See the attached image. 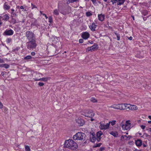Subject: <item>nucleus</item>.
<instances>
[{"mask_svg": "<svg viewBox=\"0 0 151 151\" xmlns=\"http://www.w3.org/2000/svg\"><path fill=\"white\" fill-rule=\"evenodd\" d=\"M64 147L71 150H75L77 149L78 146L77 144L73 140L68 139L65 141Z\"/></svg>", "mask_w": 151, "mask_h": 151, "instance_id": "f257e3e1", "label": "nucleus"}, {"mask_svg": "<svg viewBox=\"0 0 151 151\" xmlns=\"http://www.w3.org/2000/svg\"><path fill=\"white\" fill-rule=\"evenodd\" d=\"M86 136L84 133L78 132L73 137V139L75 140H79L82 142L86 139Z\"/></svg>", "mask_w": 151, "mask_h": 151, "instance_id": "f03ea898", "label": "nucleus"}, {"mask_svg": "<svg viewBox=\"0 0 151 151\" xmlns=\"http://www.w3.org/2000/svg\"><path fill=\"white\" fill-rule=\"evenodd\" d=\"M37 45L35 40L29 41L26 43L27 48L29 50H33L35 48Z\"/></svg>", "mask_w": 151, "mask_h": 151, "instance_id": "7ed1b4c3", "label": "nucleus"}, {"mask_svg": "<svg viewBox=\"0 0 151 151\" xmlns=\"http://www.w3.org/2000/svg\"><path fill=\"white\" fill-rule=\"evenodd\" d=\"M26 36L29 41L35 40V34L32 32L27 31L26 32Z\"/></svg>", "mask_w": 151, "mask_h": 151, "instance_id": "20e7f679", "label": "nucleus"}, {"mask_svg": "<svg viewBox=\"0 0 151 151\" xmlns=\"http://www.w3.org/2000/svg\"><path fill=\"white\" fill-rule=\"evenodd\" d=\"M83 115L86 117L91 118L94 116V114L93 112L92 111L89 110L87 111L86 112L84 113Z\"/></svg>", "mask_w": 151, "mask_h": 151, "instance_id": "39448f33", "label": "nucleus"}, {"mask_svg": "<svg viewBox=\"0 0 151 151\" xmlns=\"http://www.w3.org/2000/svg\"><path fill=\"white\" fill-rule=\"evenodd\" d=\"M125 0H111L113 5L116 4L117 5H121L123 4Z\"/></svg>", "mask_w": 151, "mask_h": 151, "instance_id": "423d86ee", "label": "nucleus"}, {"mask_svg": "<svg viewBox=\"0 0 151 151\" xmlns=\"http://www.w3.org/2000/svg\"><path fill=\"white\" fill-rule=\"evenodd\" d=\"M122 126L123 129L127 130L130 128L131 126V123H129L128 121H127L125 124H122Z\"/></svg>", "mask_w": 151, "mask_h": 151, "instance_id": "0eeeda50", "label": "nucleus"}, {"mask_svg": "<svg viewBox=\"0 0 151 151\" xmlns=\"http://www.w3.org/2000/svg\"><path fill=\"white\" fill-rule=\"evenodd\" d=\"M76 122L78 123L79 126H82L85 123L84 121L81 118H78L76 119Z\"/></svg>", "mask_w": 151, "mask_h": 151, "instance_id": "6e6552de", "label": "nucleus"}, {"mask_svg": "<svg viewBox=\"0 0 151 151\" xmlns=\"http://www.w3.org/2000/svg\"><path fill=\"white\" fill-rule=\"evenodd\" d=\"M14 31L12 29L6 30L4 33V35H13Z\"/></svg>", "mask_w": 151, "mask_h": 151, "instance_id": "1a4fd4ad", "label": "nucleus"}, {"mask_svg": "<svg viewBox=\"0 0 151 151\" xmlns=\"http://www.w3.org/2000/svg\"><path fill=\"white\" fill-rule=\"evenodd\" d=\"M90 137L91 141L92 142H94L96 139L95 136V133L94 132H93L92 133H90Z\"/></svg>", "mask_w": 151, "mask_h": 151, "instance_id": "9d476101", "label": "nucleus"}, {"mask_svg": "<svg viewBox=\"0 0 151 151\" xmlns=\"http://www.w3.org/2000/svg\"><path fill=\"white\" fill-rule=\"evenodd\" d=\"M103 134L102 132L101 131H99L96 134V140L98 142H99L100 140L101 137V136Z\"/></svg>", "mask_w": 151, "mask_h": 151, "instance_id": "9b49d317", "label": "nucleus"}, {"mask_svg": "<svg viewBox=\"0 0 151 151\" xmlns=\"http://www.w3.org/2000/svg\"><path fill=\"white\" fill-rule=\"evenodd\" d=\"M90 35L88 33L85 32L82 33V37L84 39H87L89 37Z\"/></svg>", "mask_w": 151, "mask_h": 151, "instance_id": "f8f14e48", "label": "nucleus"}, {"mask_svg": "<svg viewBox=\"0 0 151 151\" xmlns=\"http://www.w3.org/2000/svg\"><path fill=\"white\" fill-rule=\"evenodd\" d=\"M101 129H106L108 128L109 127V124L107 123L106 124H101Z\"/></svg>", "mask_w": 151, "mask_h": 151, "instance_id": "ddd939ff", "label": "nucleus"}, {"mask_svg": "<svg viewBox=\"0 0 151 151\" xmlns=\"http://www.w3.org/2000/svg\"><path fill=\"white\" fill-rule=\"evenodd\" d=\"M121 104H118L112 105L111 106V108H112L117 109L121 110Z\"/></svg>", "mask_w": 151, "mask_h": 151, "instance_id": "4468645a", "label": "nucleus"}, {"mask_svg": "<svg viewBox=\"0 0 151 151\" xmlns=\"http://www.w3.org/2000/svg\"><path fill=\"white\" fill-rule=\"evenodd\" d=\"M90 48L91 49V51H94L95 50L98 49V45L97 44L95 43L93 46L91 47Z\"/></svg>", "mask_w": 151, "mask_h": 151, "instance_id": "2eb2a0df", "label": "nucleus"}, {"mask_svg": "<svg viewBox=\"0 0 151 151\" xmlns=\"http://www.w3.org/2000/svg\"><path fill=\"white\" fill-rule=\"evenodd\" d=\"M96 26L94 23H92V24L89 26L90 28L92 31H94L95 30V29Z\"/></svg>", "mask_w": 151, "mask_h": 151, "instance_id": "dca6fc26", "label": "nucleus"}, {"mask_svg": "<svg viewBox=\"0 0 151 151\" xmlns=\"http://www.w3.org/2000/svg\"><path fill=\"white\" fill-rule=\"evenodd\" d=\"M0 17L2 18L3 20L6 21H7L9 18V17L7 14L4 15L3 17L0 16Z\"/></svg>", "mask_w": 151, "mask_h": 151, "instance_id": "f3484780", "label": "nucleus"}, {"mask_svg": "<svg viewBox=\"0 0 151 151\" xmlns=\"http://www.w3.org/2000/svg\"><path fill=\"white\" fill-rule=\"evenodd\" d=\"M35 81H46L47 80V78H38L37 77L36 78L34 79Z\"/></svg>", "mask_w": 151, "mask_h": 151, "instance_id": "a211bd4d", "label": "nucleus"}, {"mask_svg": "<svg viewBox=\"0 0 151 151\" xmlns=\"http://www.w3.org/2000/svg\"><path fill=\"white\" fill-rule=\"evenodd\" d=\"M104 15L102 14H99L98 16L99 19L101 21H103L104 20Z\"/></svg>", "mask_w": 151, "mask_h": 151, "instance_id": "6ab92c4d", "label": "nucleus"}, {"mask_svg": "<svg viewBox=\"0 0 151 151\" xmlns=\"http://www.w3.org/2000/svg\"><path fill=\"white\" fill-rule=\"evenodd\" d=\"M137 107L134 105H130V106L129 107V109H131L132 110H137Z\"/></svg>", "mask_w": 151, "mask_h": 151, "instance_id": "aec40b11", "label": "nucleus"}, {"mask_svg": "<svg viewBox=\"0 0 151 151\" xmlns=\"http://www.w3.org/2000/svg\"><path fill=\"white\" fill-rule=\"evenodd\" d=\"M135 144L137 146H140L142 145V141L141 140L138 139L136 141Z\"/></svg>", "mask_w": 151, "mask_h": 151, "instance_id": "412c9836", "label": "nucleus"}, {"mask_svg": "<svg viewBox=\"0 0 151 151\" xmlns=\"http://www.w3.org/2000/svg\"><path fill=\"white\" fill-rule=\"evenodd\" d=\"M11 23L14 24L17 22L16 19L13 18V16L11 15Z\"/></svg>", "mask_w": 151, "mask_h": 151, "instance_id": "4be33fe9", "label": "nucleus"}, {"mask_svg": "<svg viewBox=\"0 0 151 151\" xmlns=\"http://www.w3.org/2000/svg\"><path fill=\"white\" fill-rule=\"evenodd\" d=\"M6 2H5L4 5V8L5 10H8L10 8V6L6 4Z\"/></svg>", "mask_w": 151, "mask_h": 151, "instance_id": "5701e85b", "label": "nucleus"}, {"mask_svg": "<svg viewBox=\"0 0 151 151\" xmlns=\"http://www.w3.org/2000/svg\"><path fill=\"white\" fill-rule=\"evenodd\" d=\"M110 134L115 137H117L118 136V134L116 132H110Z\"/></svg>", "mask_w": 151, "mask_h": 151, "instance_id": "b1692460", "label": "nucleus"}, {"mask_svg": "<svg viewBox=\"0 0 151 151\" xmlns=\"http://www.w3.org/2000/svg\"><path fill=\"white\" fill-rule=\"evenodd\" d=\"M90 101L93 103H95L97 102V100L95 98L92 97L90 99Z\"/></svg>", "mask_w": 151, "mask_h": 151, "instance_id": "393cba45", "label": "nucleus"}, {"mask_svg": "<svg viewBox=\"0 0 151 151\" xmlns=\"http://www.w3.org/2000/svg\"><path fill=\"white\" fill-rule=\"evenodd\" d=\"M125 104H121V110H124L126 109L125 107Z\"/></svg>", "mask_w": 151, "mask_h": 151, "instance_id": "a878e982", "label": "nucleus"}, {"mask_svg": "<svg viewBox=\"0 0 151 151\" xmlns=\"http://www.w3.org/2000/svg\"><path fill=\"white\" fill-rule=\"evenodd\" d=\"M32 57L30 55H28L24 57V60H29L31 59Z\"/></svg>", "mask_w": 151, "mask_h": 151, "instance_id": "bb28decb", "label": "nucleus"}, {"mask_svg": "<svg viewBox=\"0 0 151 151\" xmlns=\"http://www.w3.org/2000/svg\"><path fill=\"white\" fill-rule=\"evenodd\" d=\"M53 13L56 15H58L59 14L58 11L57 9H55L54 10Z\"/></svg>", "mask_w": 151, "mask_h": 151, "instance_id": "cd10ccee", "label": "nucleus"}, {"mask_svg": "<svg viewBox=\"0 0 151 151\" xmlns=\"http://www.w3.org/2000/svg\"><path fill=\"white\" fill-rule=\"evenodd\" d=\"M116 121L115 120H113L112 121H110L108 123L109 124H111V125L112 126L116 124Z\"/></svg>", "mask_w": 151, "mask_h": 151, "instance_id": "c85d7f7f", "label": "nucleus"}, {"mask_svg": "<svg viewBox=\"0 0 151 151\" xmlns=\"http://www.w3.org/2000/svg\"><path fill=\"white\" fill-rule=\"evenodd\" d=\"M130 106V104H125V107L126 108L127 110H129V107Z\"/></svg>", "mask_w": 151, "mask_h": 151, "instance_id": "c756f323", "label": "nucleus"}, {"mask_svg": "<svg viewBox=\"0 0 151 151\" xmlns=\"http://www.w3.org/2000/svg\"><path fill=\"white\" fill-rule=\"evenodd\" d=\"M115 34L116 36L117 40H119L120 39V35L119 34L115 33Z\"/></svg>", "mask_w": 151, "mask_h": 151, "instance_id": "7c9ffc66", "label": "nucleus"}, {"mask_svg": "<svg viewBox=\"0 0 151 151\" xmlns=\"http://www.w3.org/2000/svg\"><path fill=\"white\" fill-rule=\"evenodd\" d=\"M86 15L87 17H89L92 15V14L90 12H88L86 13Z\"/></svg>", "mask_w": 151, "mask_h": 151, "instance_id": "2f4dec72", "label": "nucleus"}, {"mask_svg": "<svg viewBox=\"0 0 151 151\" xmlns=\"http://www.w3.org/2000/svg\"><path fill=\"white\" fill-rule=\"evenodd\" d=\"M25 150L26 151H29L30 150V149L28 146H25Z\"/></svg>", "mask_w": 151, "mask_h": 151, "instance_id": "473e14b6", "label": "nucleus"}, {"mask_svg": "<svg viewBox=\"0 0 151 151\" xmlns=\"http://www.w3.org/2000/svg\"><path fill=\"white\" fill-rule=\"evenodd\" d=\"M12 41V39L10 38H8L6 40V42L7 43H9Z\"/></svg>", "mask_w": 151, "mask_h": 151, "instance_id": "72a5a7b5", "label": "nucleus"}, {"mask_svg": "<svg viewBox=\"0 0 151 151\" xmlns=\"http://www.w3.org/2000/svg\"><path fill=\"white\" fill-rule=\"evenodd\" d=\"M9 65L7 64H4V67L5 68H9Z\"/></svg>", "mask_w": 151, "mask_h": 151, "instance_id": "f704fd0d", "label": "nucleus"}, {"mask_svg": "<svg viewBox=\"0 0 151 151\" xmlns=\"http://www.w3.org/2000/svg\"><path fill=\"white\" fill-rule=\"evenodd\" d=\"M48 19L49 22L51 23L52 22V17L50 16L48 18Z\"/></svg>", "mask_w": 151, "mask_h": 151, "instance_id": "c9c22d12", "label": "nucleus"}, {"mask_svg": "<svg viewBox=\"0 0 151 151\" xmlns=\"http://www.w3.org/2000/svg\"><path fill=\"white\" fill-rule=\"evenodd\" d=\"M102 144L101 143H99L97 144H96L95 145V147H99Z\"/></svg>", "mask_w": 151, "mask_h": 151, "instance_id": "e433bc0d", "label": "nucleus"}, {"mask_svg": "<svg viewBox=\"0 0 151 151\" xmlns=\"http://www.w3.org/2000/svg\"><path fill=\"white\" fill-rule=\"evenodd\" d=\"M44 85V83H43L40 82L38 83V85L40 86H43Z\"/></svg>", "mask_w": 151, "mask_h": 151, "instance_id": "4c0bfd02", "label": "nucleus"}, {"mask_svg": "<svg viewBox=\"0 0 151 151\" xmlns=\"http://www.w3.org/2000/svg\"><path fill=\"white\" fill-rule=\"evenodd\" d=\"M68 0L69 1V2L70 3H72L74 2H76V1H77L78 0Z\"/></svg>", "mask_w": 151, "mask_h": 151, "instance_id": "58836bf2", "label": "nucleus"}, {"mask_svg": "<svg viewBox=\"0 0 151 151\" xmlns=\"http://www.w3.org/2000/svg\"><path fill=\"white\" fill-rule=\"evenodd\" d=\"M90 51H91V49L90 47H88L86 49V52H89Z\"/></svg>", "mask_w": 151, "mask_h": 151, "instance_id": "ea45409f", "label": "nucleus"}, {"mask_svg": "<svg viewBox=\"0 0 151 151\" xmlns=\"http://www.w3.org/2000/svg\"><path fill=\"white\" fill-rule=\"evenodd\" d=\"M41 74L40 73H36L35 76L36 77H37V76H39L40 77V76L41 75Z\"/></svg>", "mask_w": 151, "mask_h": 151, "instance_id": "a19ab883", "label": "nucleus"}, {"mask_svg": "<svg viewBox=\"0 0 151 151\" xmlns=\"http://www.w3.org/2000/svg\"><path fill=\"white\" fill-rule=\"evenodd\" d=\"M104 150V147H101L99 150V151H103Z\"/></svg>", "mask_w": 151, "mask_h": 151, "instance_id": "79ce46f5", "label": "nucleus"}, {"mask_svg": "<svg viewBox=\"0 0 151 151\" xmlns=\"http://www.w3.org/2000/svg\"><path fill=\"white\" fill-rule=\"evenodd\" d=\"M144 12H146V14H144V16H145L147 14V11H146V10H144L142 12V13H143Z\"/></svg>", "mask_w": 151, "mask_h": 151, "instance_id": "37998d69", "label": "nucleus"}, {"mask_svg": "<svg viewBox=\"0 0 151 151\" xmlns=\"http://www.w3.org/2000/svg\"><path fill=\"white\" fill-rule=\"evenodd\" d=\"M80 43H82L83 42V40L82 39H80L79 40Z\"/></svg>", "mask_w": 151, "mask_h": 151, "instance_id": "c03bdc74", "label": "nucleus"}, {"mask_svg": "<svg viewBox=\"0 0 151 151\" xmlns=\"http://www.w3.org/2000/svg\"><path fill=\"white\" fill-rule=\"evenodd\" d=\"M140 127L141 128H142L143 129H144L145 128V126L143 125H141Z\"/></svg>", "mask_w": 151, "mask_h": 151, "instance_id": "a18cd8bd", "label": "nucleus"}, {"mask_svg": "<svg viewBox=\"0 0 151 151\" xmlns=\"http://www.w3.org/2000/svg\"><path fill=\"white\" fill-rule=\"evenodd\" d=\"M31 5L32 6V9H33L34 8H37V7L33 5L32 3L31 4Z\"/></svg>", "mask_w": 151, "mask_h": 151, "instance_id": "49530a36", "label": "nucleus"}, {"mask_svg": "<svg viewBox=\"0 0 151 151\" xmlns=\"http://www.w3.org/2000/svg\"><path fill=\"white\" fill-rule=\"evenodd\" d=\"M3 105L0 102V108H2L3 107Z\"/></svg>", "mask_w": 151, "mask_h": 151, "instance_id": "de8ad7c7", "label": "nucleus"}, {"mask_svg": "<svg viewBox=\"0 0 151 151\" xmlns=\"http://www.w3.org/2000/svg\"><path fill=\"white\" fill-rule=\"evenodd\" d=\"M12 14V15L13 16H16L17 15L16 14V13L15 12H13L12 13H11Z\"/></svg>", "mask_w": 151, "mask_h": 151, "instance_id": "09e8293b", "label": "nucleus"}, {"mask_svg": "<svg viewBox=\"0 0 151 151\" xmlns=\"http://www.w3.org/2000/svg\"><path fill=\"white\" fill-rule=\"evenodd\" d=\"M35 53L34 52H32L31 53V55L32 56L35 55Z\"/></svg>", "mask_w": 151, "mask_h": 151, "instance_id": "8fccbe9b", "label": "nucleus"}, {"mask_svg": "<svg viewBox=\"0 0 151 151\" xmlns=\"http://www.w3.org/2000/svg\"><path fill=\"white\" fill-rule=\"evenodd\" d=\"M4 61L3 60L1 59V58H0V63H4Z\"/></svg>", "mask_w": 151, "mask_h": 151, "instance_id": "3c124183", "label": "nucleus"}, {"mask_svg": "<svg viewBox=\"0 0 151 151\" xmlns=\"http://www.w3.org/2000/svg\"><path fill=\"white\" fill-rule=\"evenodd\" d=\"M128 39L130 40H131L132 39V37L131 36L129 37H128Z\"/></svg>", "mask_w": 151, "mask_h": 151, "instance_id": "603ef678", "label": "nucleus"}, {"mask_svg": "<svg viewBox=\"0 0 151 151\" xmlns=\"http://www.w3.org/2000/svg\"><path fill=\"white\" fill-rule=\"evenodd\" d=\"M14 9H12L11 13H12L14 12Z\"/></svg>", "mask_w": 151, "mask_h": 151, "instance_id": "864d4df0", "label": "nucleus"}, {"mask_svg": "<svg viewBox=\"0 0 151 151\" xmlns=\"http://www.w3.org/2000/svg\"><path fill=\"white\" fill-rule=\"evenodd\" d=\"M0 67H4V64H2L0 65Z\"/></svg>", "mask_w": 151, "mask_h": 151, "instance_id": "5fc2aeb1", "label": "nucleus"}, {"mask_svg": "<svg viewBox=\"0 0 151 151\" xmlns=\"http://www.w3.org/2000/svg\"><path fill=\"white\" fill-rule=\"evenodd\" d=\"M122 137H123V138H127V136L126 135H124V136H122Z\"/></svg>", "mask_w": 151, "mask_h": 151, "instance_id": "6e6d98bb", "label": "nucleus"}, {"mask_svg": "<svg viewBox=\"0 0 151 151\" xmlns=\"http://www.w3.org/2000/svg\"><path fill=\"white\" fill-rule=\"evenodd\" d=\"M20 9H24V8L23 6H21L20 7Z\"/></svg>", "mask_w": 151, "mask_h": 151, "instance_id": "4d7b16f0", "label": "nucleus"}, {"mask_svg": "<svg viewBox=\"0 0 151 151\" xmlns=\"http://www.w3.org/2000/svg\"><path fill=\"white\" fill-rule=\"evenodd\" d=\"M93 3H95L96 1V0H91Z\"/></svg>", "mask_w": 151, "mask_h": 151, "instance_id": "13d9d810", "label": "nucleus"}, {"mask_svg": "<svg viewBox=\"0 0 151 151\" xmlns=\"http://www.w3.org/2000/svg\"><path fill=\"white\" fill-rule=\"evenodd\" d=\"M42 15L45 16V17L46 19L47 18V16L45 14H43Z\"/></svg>", "mask_w": 151, "mask_h": 151, "instance_id": "bf43d9fd", "label": "nucleus"}, {"mask_svg": "<svg viewBox=\"0 0 151 151\" xmlns=\"http://www.w3.org/2000/svg\"><path fill=\"white\" fill-rule=\"evenodd\" d=\"M4 72H2L1 73V75H2V76H4Z\"/></svg>", "mask_w": 151, "mask_h": 151, "instance_id": "052dcab7", "label": "nucleus"}, {"mask_svg": "<svg viewBox=\"0 0 151 151\" xmlns=\"http://www.w3.org/2000/svg\"><path fill=\"white\" fill-rule=\"evenodd\" d=\"M148 118L150 119H151V116H148Z\"/></svg>", "mask_w": 151, "mask_h": 151, "instance_id": "680f3d73", "label": "nucleus"}, {"mask_svg": "<svg viewBox=\"0 0 151 151\" xmlns=\"http://www.w3.org/2000/svg\"><path fill=\"white\" fill-rule=\"evenodd\" d=\"M88 42H89L91 44H93V41H91V42H90V41H89Z\"/></svg>", "mask_w": 151, "mask_h": 151, "instance_id": "e2e57ef3", "label": "nucleus"}, {"mask_svg": "<svg viewBox=\"0 0 151 151\" xmlns=\"http://www.w3.org/2000/svg\"><path fill=\"white\" fill-rule=\"evenodd\" d=\"M148 122L149 124H151V121H149Z\"/></svg>", "mask_w": 151, "mask_h": 151, "instance_id": "0e129e2a", "label": "nucleus"}, {"mask_svg": "<svg viewBox=\"0 0 151 151\" xmlns=\"http://www.w3.org/2000/svg\"><path fill=\"white\" fill-rule=\"evenodd\" d=\"M17 8V9H19L20 8H19V6H17L16 7Z\"/></svg>", "mask_w": 151, "mask_h": 151, "instance_id": "69168bd1", "label": "nucleus"}, {"mask_svg": "<svg viewBox=\"0 0 151 151\" xmlns=\"http://www.w3.org/2000/svg\"><path fill=\"white\" fill-rule=\"evenodd\" d=\"M91 121H93L94 120V119H92V118H91Z\"/></svg>", "mask_w": 151, "mask_h": 151, "instance_id": "338daca9", "label": "nucleus"}, {"mask_svg": "<svg viewBox=\"0 0 151 151\" xmlns=\"http://www.w3.org/2000/svg\"><path fill=\"white\" fill-rule=\"evenodd\" d=\"M132 18L134 20V16H132Z\"/></svg>", "mask_w": 151, "mask_h": 151, "instance_id": "774afa93", "label": "nucleus"}]
</instances>
